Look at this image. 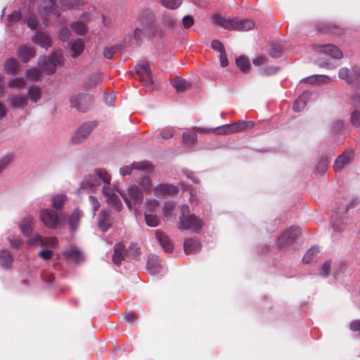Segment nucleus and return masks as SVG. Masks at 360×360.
<instances>
[{
  "instance_id": "1",
  "label": "nucleus",
  "mask_w": 360,
  "mask_h": 360,
  "mask_svg": "<svg viewBox=\"0 0 360 360\" xmlns=\"http://www.w3.org/2000/svg\"><path fill=\"white\" fill-rule=\"evenodd\" d=\"M213 22L224 29L236 31H248L255 26L252 20H238L237 18H225L219 14L213 16Z\"/></svg>"
},
{
  "instance_id": "2",
  "label": "nucleus",
  "mask_w": 360,
  "mask_h": 360,
  "mask_svg": "<svg viewBox=\"0 0 360 360\" xmlns=\"http://www.w3.org/2000/svg\"><path fill=\"white\" fill-rule=\"evenodd\" d=\"M181 210L183 214L179 217V229L181 230L191 229L193 232L198 233L204 226L203 221L195 214L186 215L184 212H189V208L186 205H183Z\"/></svg>"
},
{
  "instance_id": "3",
  "label": "nucleus",
  "mask_w": 360,
  "mask_h": 360,
  "mask_svg": "<svg viewBox=\"0 0 360 360\" xmlns=\"http://www.w3.org/2000/svg\"><path fill=\"white\" fill-rule=\"evenodd\" d=\"M117 191L121 195L129 210L132 209V201L134 203L139 205L143 200V191L136 184L129 186L127 192L121 188H117Z\"/></svg>"
},
{
  "instance_id": "4",
  "label": "nucleus",
  "mask_w": 360,
  "mask_h": 360,
  "mask_svg": "<svg viewBox=\"0 0 360 360\" xmlns=\"http://www.w3.org/2000/svg\"><path fill=\"white\" fill-rule=\"evenodd\" d=\"M63 63V54L60 51H54L50 57H40L38 65L43 72L52 75L58 65Z\"/></svg>"
},
{
  "instance_id": "5",
  "label": "nucleus",
  "mask_w": 360,
  "mask_h": 360,
  "mask_svg": "<svg viewBox=\"0 0 360 360\" xmlns=\"http://www.w3.org/2000/svg\"><path fill=\"white\" fill-rule=\"evenodd\" d=\"M39 218L42 224L49 229H56L63 224L60 215L50 208L41 209L39 212Z\"/></svg>"
},
{
  "instance_id": "6",
  "label": "nucleus",
  "mask_w": 360,
  "mask_h": 360,
  "mask_svg": "<svg viewBox=\"0 0 360 360\" xmlns=\"http://www.w3.org/2000/svg\"><path fill=\"white\" fill-rule=\"evenodd\" d=\"M96 127L95 122H86L82 124L72 134L70 142L73 145L82 143L91 134L94 129Z\"/></svg>"
},
{
  "instance_id": "7",
  "label": "nucleus",
  "mask_w": 360,
  "mask_h": 360,
  "mask_svg": "<svg viewBox=\"0 0 360 360\" xmlns=\"http://www.w3.org/2000/svg\"><path fill=\"white\" fill-rule=\"evenodd\" d=\"M253 125L252 121L240 120L232 124H224L215 130L217 134H231L250 129Z\"/></svg>"
},
{
  "instance_id": "8",
  "label": "nucleus",
  "mask_w": 360,
  "mask_h": 360,
  "mask_svg": "<svg viewBox=\"0 0 360 360\" xmlns=\"http://www.w3.org/2000/svg\"><path fill=\"white\" fill-rule=\"evenodd\" d=\"M139 21L146 37L153 38L157 34L158 28L153 13L148 12L145 16L140 17Z\"/></svg>"
},
{
  "instance_id": "9",
  "label": "nucleus",
  "mask_w": 360,
  "mask_h": 360,
  "mask_svg": "<svg viewBox=\"0 0 360 360\" xmlns=\"http://www.w3.org/2000/svg\"><path fill=\"white\" fill-rule=\"evenodd\" d=\"M134 70L136 75L140 81L143 82V85L153 89L154 81L148 64L146 62H142L138 64Z\"/></svg>"
},
{
  "instance_id": "10",
  "label": "nucleus",
  "mask_w": 360,
  "mask_h": 360,
  "mask_svg": "<svg viewBox=\"0 0 360 360\" xmlns=\"http://www.w3.org/2000/svg\"><path fill=\"white\" fill-rule=\"evenodd\" d=\"M70 101L72 107L80 112H86L91 104V97L84 94H74L70 97Z\"/></svg>"
},
{
  "instance_id": "11",
  "label": "nucleus",
  "mask_w": 360,
  "mask_h": 360,
  "mask_svg": "<svg viewBox=\"0 0 360 360\" xmlns=\"http://www.w3.org/2000/svg\"><path fill=\"white\" fill-rule=\"evenodd\" d=\"M56 0H37V4L39 6L40 13L44 18V24L47 25L46 17L50 14L55 16L59 15V11L55 6L54 1Z\"/></svg>"
},
{
  "instance_id": "12",
  "label": "nucleus",
  "mask_w": 360,
  "mask_h": 360,
  "mask_svg": "<svg viewBox=\"0 0 360 360\" xmlns=\"http://www.w3.org/2000/svg\"><path fill=\"white\" fill-rule=\"evenodd\" d=\"M301 230L297 226H292L286 230L277 240L279 247L292 243L300 234Z\"/></svg>"
},
{
  "instance_id": "13",
  "label": "nucleus",
  "mask_w": 360,
  "mask_h": 360,
  "mask_svg": "<svg viewBox=\"0 0 360 360\" xmlns=\"http://www.w3.org/2000/svg\"><path fill=\"white\" fill-rule=\"evenodd\" d=\"M102 193L106 198L107 203L115 208L117 211H120L122 209V204L119 196L115 194L112 189L108 185H104L102 188Z\"/></svg>"
},
{
  "instance_id": "14",
  "label": "nucleus",
  "mask_w": 360,
  "mask_h": 360,
  "mask_svg": "<svg viewBox=\"0 0 360 360\" xmlns=\"http://www.w3.org/2000/svg\"><path fill=\"white\" fill-rule=\"evenodd\" d=\"M134 169L150 171L151 165L148 162H134L130 165L122 167L120 169V174L122 176L130 175Z\"/></svg>"
},
{
  "instance_id": "15",
  "label": "nucleus",
  "mask_w": 360,
  "mask_h": 360,
  "mask_svg": "<svg viewBox=\"0 0 360 360\" xmlns=\"http://www.w3.org/2000/svg\"><path fill=\"white\" fill-rule=\"evenodd\" d=\"M90 13H84L78 20L71 24L72 29L79 35L84 34L87 31L86 25L91 20Z\"/></svg>"
},
{
  "instance_id": "16",
  "label": "nucleus",
  "mask_w": 360,
  "mask_h": 360,
  "mask_svg": "<svg viewBox=\"0 0 360 360\" xmlns=\"http://www.w3.org/2000/svg\"><path fill=\"white\" fill-rule=\"evenodd\" d=\"M154 195L158 198H164L173 195L178 192V188L169 184H161L155 186L153 189Z\"/></svg>"
},
{
  "instance_id": "17",
  "label": "nucleus",
  "mask_w": 360,
  "mask_h": 360,
  "mask_svg": "<svg viewBox=\"0 0 360 360\" xmlns=\"http://www.w3.org/2000/svg\"><path fill=\"white\" fill-rule=\"evenodd\" d=\"M316 51L333 59H340L342 57V51L332 44L319 45L316 47Z\"/></svg>"
},
{
  "instance_id": "18",
  "label": "nucleus",
  "mask_w": 360,
  "mask_h": 360,
  "mask_svg": "<svg viewBox=\"0 0 360 360\" xmlns=\"http://www.w3.org/2000/svg\"><path fill=\"white\" fill-rule=\"evenodd\" d=\"M113 219L111 217V212L108 210H103L98 214V226L99 229L105 232L112 226Z\"/></svg>"
},
{
  "instance_id": "19",
  "label": "nucleus",
  "mask_w": 360,
  "mask_h": 360,
  "mask_svg": "<svg viewBox=\"0 0 360 360\" xmlns=\"http://www.w3.org/2000/svg\"><path fill=\"white\" fill-rule=\"evenodd\" d=\"M34 217L28 214L22 218L18 224L21 233L25 236H30L33 231Z\"/></svg>"
},
{
  "instance_id": "20",
  "label": "nucleus",
  "mask_w": 360,
  "mask_h": 360,
  "mask_svg": "<svg viewBox=\"0 0 360 360\" xmlns=\"http://www.w3.org/2000/svg\"><path fill=\"white\" fill-rule=\"evenodd\" d=\"M146 269L147 271L153 275L159 274L162 271V266L157 255H152L148 257Z\"/></svg>"
},
{
  "instance_id": "21",
  "label": "nucleus",
  "mask_w": 360,
  "mask_h": 360,
  "mask_svg": "<svg viewBox=\"0 0 360 360\" xmlns=\"http://www.w3.org/2000/svg\"><path fill=\"white\" fill-rule=\"evenodd\" d=\"M32 41L44 49H48L51 46V38L46 32H37L33 36Z\"/></svg>"
},
{
  "instance_id": "22",
  "label": "nucleus",
  "mask_w": 360,
  "mask_h": 360,
  "mask_svg": "<svg viewBox=\"0 0 360 360\" xmlns=\"http://www.w3.org/2000/svg\"><path fill=\"white\" fill-rule=\"evenodd\" d=\"M83 217V212L79 209H75L68 218V225L71 232H75L79 225L80 219Z\"/></svg>"
},
{
  "instance_id": "23",
  "label": "nucleus",
  "mask_w": 360,
  "mask_h": 360,
  "mask_svg": "<svg viewBox=\"0 0 360 360\" xmlns=\"http://www.w3.org/2000/svg\"><path fill=\"white\" fill-rule=\"evenodd\" d=\"M17 55L22 62L27 63L35 56V50L31 46H22L19 47Z\"/></svg>"
},
{
  "instance_id": "24",
  "label": "nucleus",
  "mask_w": 360,
  "mask_h": 360,
  "mask_svg": "<svg viewBox=\"0 0 360 360\" xmlns=\"http://www.w3.org/2000/svg\"><path fill=\"white\" fill-rule=\"evenodd\" d=\"M100 180L96 176V173L89 174L85 176L81 184V188L82 189H93L100 186Z\"/></svg>"
},
{
  "instance_id": "25",
  "label": "nucleus",
  "mask_w": 360,
  "mask_h": 360,
  "mask_svg": "<svg viewBox=\"0 0 360 360\" xmlns=\"http://www.w3.org/2000/svg\"><path fill=\"white\" fill-rule=\"evenodd\" d=\"M155 237L159 243V244L161 245V247L164 249V250L167 252H170L173 250V245L171 240L169 239V238L164 234L160 231H155Z\"/></svg>"
},
{
  "instance_id": "26",
  "label": "nucleus",
  "mask_w": 360,
  "mask_h": 360,
  "mask_svg": "<svg viewBox=\"0 0 360 360\" xmlns=\"http://www.w3.org/2000/svg\"><path fill=\"white\" fill-rule=\"evenodd\" d=\"M8 102L13 108H24L27 105V98L22 94L11 96Z\"/></svg>"
},
{
  "instance_id": "27",
  "label": "nucleus",
  "mask_w": 360,
  "mask_h": 360,
  "mask_svg": "<svg viewBox=\"0 0 360 360\" xmlns=\"http://www.w3.org/2000/svg\"><path fill=\"white\" fill-rule=\"evenodd\" d=\"M311 96V93L308 91H304L301 96L297 98L293 104V110L295 112L302 111Z\"/></svg>"
},
{
  "instance_id": "28",
  "label": "nucleus",
  "mask_w": 360,
  "mask_h": 360,
  "mask_svg": "<svg viewBox=\"0 0 360 360\" xmlns=\"http://www.w3.org/2000/svg\"><path fill=\"white\" fill-rule=\"evenodd\" d=\"M125 255L124 245L122 243H116L114 246V253L112 257V262L116 265H120Z\"/></svg>"
},
{
  "instance_id": "29",
  "label": "nucleus",
  "mask_w": 360,
  "mask_h": 360,
  "mask_svg": "<svg viewBox=\"0 0 360 360\" xmlns=\"http://www.w3.org/2000/svg\"><path fill=\"white\" fill-rule=\"evenodd\" d=\"M13 262V257L11 252L3 249L0 250V264L4 269H10Z\"/></svg>"
},
{
  "instance_id": "30",
  "label": "nucleus",
  "mask_w": 360,
  "mask_h": 360,
  "mask_svg": "<svg viewBox=\"0 0 360 360\" xmlns=\"http://www.w3.org/2000/svg\"><path fill=\"white\" fill-rule=\"evenodd\" d=\"M351 155L349 153H344L340 155L335 160L334 169L336 172L341 171L347 167L350 163Z\"/></svg>"
},
{
  "instance_id": "31",
  "label": "nucleus",
  "mask_w": 360,
  "mask_h": 360,
  "mask_svg": "<svg viewBox=\"0 0 360 360\" xmlns=\"http://www.w3.org/2000/svg\"><path fill=\"white\" fill-rule=\"evenodd\" d=\"M184 248L186 254H195L200 250L201 245L196 239H187L184 242Z\"/></svg>"
},
{
  "instance_id": "32",
  "label": "nucleus",
  "mask_w": 360,
  "mask_h": 360,
  "mask_svg": "<svg viewBox=\"0 0 360 360\" xmlns=\"http://www.w3.org/2000/svg\"><path fill=\"white\" fill-rule=\"evenodd\" d=\"M68 197L64 193H56L51 197V206L55 210H61Z\"/></svg>"
},
{
  "instance_id": "33",
  "label": "nucleus",
  "mask_w": 360,
  "mask_h": 360,
  "mask_svg": "<svg viewBox=\"0 0 360 360\" xmlns=\"http://www.w3.org/2000/svg\"><path fill=\"white\" fill-rule=\"evenodd\" d=\"M42 96L41 89L37 85H31L27 90V98L32 103H37Z\"/></svg>"
},
{
  "instance_id": "34",
  "label": "nucleus",
  "mask_w": 360,
  "mask_h": 360,
  "mask_svg": "<svg viewBox=\"0 0 360 360\" xmlns=\"http://www.w3.org/2000/svg\"><path fill=\"white\" fill-rule=\"evenodd\" d=\"M330 81V78L326 75H315L304 78L301 82H307L311 84H327Z\"/></svg>"
},
{
  "instance_id": "35",
  "label": "nucleus",
  "mask_w": 360,
  "mask_h": 360,
  "mask_svg": "<svg viewBox=\"0 0 360 360\" xmlns=\"http://www.w3.org/2000/svg\"><path fill=\"white\" fill-rule=\"evenodd\" d=\"M64 255L68 259H71L75 262H79L82 259V253L75 246H72L67 250Z\"/></svg>"
},
{
  "instance_id": "36",
  "label": "nucleus",
  "mask_w": 360,
  "mask_h": 360,
  "mask_svg": "<svg viewBox=\"0 0 360 360\" xmlns=\"http://www.w3.org/2000/svg\"><path fill=\"white\" fill-rule=\"evenodd\" d=\"M84 44L82 39H77L72 43L70 49L72 52V56L76 58L79 56L84 51Z\"/></svg>"
},
{
  "instance_id": "37",
  "label": "nucleus",
  "mask_w": 360,
  "mask_h": 360,
  "mask_svg": "<svg viewBox=\"0 0 360 360\" xmlns=\"http://www.w3.org/2000/svg\"><path fill=\"white\" fill-rule=\"evenodd\" d=\"M198 140V136L194 131H188L183 134L182 142L186 146H193Z\"/></svg>"
},
{
  "instance_id": "38",
  "label": "nucleus",
  "mask_w": 360,
  "mask_h": 360,
  "mask_svg": "<svg viewBox=\"0 0 360 360\" xmlns=\"http://www.w3.org/2000/svg\"><path fill=\"white\" fill-rule=\"evenodd\" d=\"M19 64L16 59L9 58L4 63V69L6 73L15 74L18 70Z\"/></svg>"
},
{
  "instance_id": "39",
  "label": "nucleus",
  "mask_w": 360,
  "mask_h": 360,
  "mask_svg": "<svg viewBox=\"0 0 360 360\" xmlns=\"http://www.w3.org/2000/svg\"><path fill=\"white\" fill-rule=\"evenodd\" d=\"M338 76L341 79H345L348 84L356 82V78L354 77V68L351 73L349 69L342 68L340 69Z\"/></svg>"
},
{
  "instance_id": "40",
  "label": "nucleus",
  "mask_w": 360,
  "mask_h": 360,
  "mask_svg": "<svg viewBox=\"0 0 360 360\" xmlns=\"http://www.w3.org/2000/svg\"><path fill=\"white\" fill-rule=\"evenodd\" d=\"M172 85L177 91H183L190 86V84L181 77H176L172 81Z\"/></svg>"
},
{
  "instance_id": "41",
  "label": "nucleus",
  "mask_w": 360,
  "mask_h": 360,
  "mask_svg": "<svg viewBox=\"0 0 360 360\" xmlns=\"http://www.w3.org/2000/svg\"><path fill=\"white\" fill-rule=\"evenodd\" d=\"M236 63L243 72H247L250 68L249 60L245 56H240L236 59Z\"/></svg>"
},
{
  "instance_id": "42",
  "label": "nucleus",
  "mask_w": 360,
  "mask_h": 360,
  "mask_svg": "<svg viewBox=\"0 0 360 360\" xmlns=\"http://www.w3.org/2000/svg\"><path fill=\"white\" fill-rule=\"evenodd\" d=\"M95 173L98 178L99 179L100 182L103 181L105 183V185H108L110 186L111 176L105 169H97L95 170Z\"/></svg>"
},
{
  "instance_id": "43",
  "label": "nucleus",
  "mask_w": 360,
  "mask_h": 360,
  "mask_svg": "<svg viewBox=\"0 0 360 360\" xmlns=\"http://www.w3.org/2000/svg\"><path fill=\"white\" fill-rule=\"evenodd\" d=\"M279 68L276 66H267L261 67L258 69V72L262 76H270L276 74Z\"/></svg>"
},
{
  "instance_id": "44",
  "label": "nucleus",
  "mask_w": 360,
  "mask_h": 360,
  "mask_svg": "<svg viewBox=\"0 0 360 360\" xmlns=\"http://www.w3.org/2000/svg\"><path fill=\"white\" fill-rule=\"evenodd\" d=\"M161 23L165 27L172 28L177 24V20L169 15H162Z\"/></svg>"
},
{
  "instance_id": "45",
  "label": "nucleus",
  "mask_w": 360,
  "mask_h": 360,
  "mask_svg": "<svg viewBox=\"0 0 360 360\" xmlns=\"http://www.w3.org/2000/svg\"><path fill=\"white\" fill-rule=\"evenodd\" d=\"M44 238L39 233H35L27 240V243L32 246H44Z\"/></svg>"
},
{
  "instance_id": "46",
  "label": "nucleus",
  "mask_w": 360,
  "mask_h": 360,
  "mask_svg": "<svg viewBox=\"0 0 360 360\" xmlns=\"http://www.w3.org/2000/svg\"><path fill=\"white\" fill-rule=\"evenodd\" d=\"M103 81V77L101 74H94L88 78L86 85L88 86H92L101 84Z\"/></svg>"
},
{
  "instance_id": "47",
  "label": "nucleus",
  "mask_w": 360,
  "mask_h": 360,
  "mask_svg": "<svg viewBox=\"0 0 360 360\" xmlns=\"http://www.w3.org/2000/svg\"><path fill=\"white\" fill-rule=\"evenodd\" d=\"M160 205L158 200L153 198H147L145 202V209L146 212H154Z\"/></svg>"
},
{
  "instance_id": "48",
  "label": "nucleus",
  "mask_w": 360,
  "mask_h": 360,
  "mask_svg": "<svg viewBox=\"0 0 360 360\" xmlns=\"http://www.w3.org/2000/svg\"><path fill=\"white\" fill-rule=\"evenodd\" d=\"M41 72H43L41 71L40 68H32L27 70L25 72V75H26L27 78H28L31 80H37L41 76Z\"/></svg>"
},
{
  "instance_id": "49",
  "label": "nucleus",
  "mask_w": 360,
  "mask_h": 360,
  "mask_svg": "<svg viewBox=\"0 0 360 360\" xmlns=\"http://www.w3.org/2000/svg\"><path fill=\"white\" fill-rule=\"evenodd\" d=\"M139 184L141 187V191L148 193L151 191L152 184L151 181L148 177H143L139 181Z\"/></svg>"
},
{
  "instance_id": "50",
  "label": "nucleus",
  "mask_w": 360,
  "mask_h": 360,
  "mask_svg": "<svg viewBox=\"0 0 360 360\" xmlns=\"http://www.w3.org/2000/svg\"><path fill=\"white\" fill-rule=\"evenodd\" d=\"M9 245L12 248L19 249L22 245V240L19 236H11L7 238Z\"/></svg>"
},
{
  "instance_id": "51",
  "label": "nucleus",
  "mask_w": 360,
  "mask_h": 360,
  "mask_svg": "<svg viewBox=\"0 0 360 360\" xmlns=\"http://www.w3.org/2000/svg\"><path fill=\"white\" fill-rule=\"evenodd\" d=\"M13 161V155L8 154L0 158V174Z\"/></svg>"
},
{
  "instance_id": "52",
  "label": "nucleus",
  "mask_w": 360,
  "mask_h": 360,
  "mask_svg": "<svg viewBox=\"0 0 360 360\" xmlns=\"http://www.w3.org/2000/svg\"><path fill=\"white\" fill-rule=\"evenodd\" d=\"M181 0H161L162 5L171 10L176 9L181 4Z\"/></svg>"
},
{
  "instance_id": "53",
  "label": "nucleus",
  "mask_w": 360,
  "mask_h": 360,
  "mask_svg": "<svg viewBox=\"0 0 360 360\" xmlns=\"http://www.w3.org/2000/svg\"><path fill=\"white\" fill-rule=\"evenodd\" d=\"M319 251V250L318 247H311L303 257V262L306 264L309 263L312 258L318 254Z\"/></svg>"
},
{
  "instance_id": "54",
  "label": "nucleus",
  "mask_w": 360,
  "mask_h": 360,
  "mask_svg": "<svg viewBox=\"0 0 360 360\" xmlns=\"http://www.w3.org/2000/svg\"><path fill=\"white\" fill-rule=\"evenodd\" d=\"M21 13L19 11H13L6 18V24L8 26H11L15 22H18L21 19Z\"/></svg>"
},
{
  "instance_id": "55",
  "label": "nucleus",
  "mask_w": 360,
  "mask_h": 360,
  "mask_svg": "<svg viewBox=\"0 0 360 360\" xmlns=\"http://www.w3.org/2000/svg\"><path fill=\"white\" fill-rule=\"evenodd\" d=\"M146 224L150 227H156L159 224V219L155 214H145Z\"/></svg>"
},
{
  "instance_id": "56",
  "label": "nucleus",
  "mask_w": 360,
  "mask_h": 360,
  "mask_svg": "<svg viewBox=\"0 0 360 360\" xmlns=\"http://www.w3.org/2000/svg\"><path fill=\"white\" fill-rule=\"evenodd\" d=\"M269 62V58L266 56H257L252 59V63L254 65L259 68L264 67Z\"/></svg>"
},
{
  "instance_id": "57",
  "label": "nucleus",
  "mask_w": 360,
  "mask_h": 360,
  "mask_svg": "<svg viewBox=\"0 0 360 360\" xmlns=\"http://www.w3.org/2000/svg\"><path fill=\"white\" fill-rule=\"evenodd\" d=\"M282 49L279 44H274L269 50V54L272 58H277L281 56Z\"/></svg>"
},
{
  "instance_id": "58",
  "label": "nucleus",
  "mask_w": 360,
  "mask_h": 360,
  "mask_svg": "<svg viewBox=\"0 0 360 360\" xmlns=\"http://www.w3.org/2000/svg\"><path fill=\"white\" fill-rule=\"evenodd\" d=\"M143 36H145L144 32L140 24L134 30V38L137 41V43H141Z\"/></svg>"
},
{
  "instance_id": "59",
  "label": "nucleus",
  "mask_w": 360,
  "mask_h": 360,
  "mask_svg": "<svg viewBox=\"0 0 360 360\" xmlns=\"http://www.w3.org/2000/svg\"><path fill=\"white\" fill-rule=\"evenodd\" d=\"M25 84V79L23 77H16L10 80L9 86L20 88Z\"/></svg>"
},
{
  "instance_id": "60",
  "label": "nucleus",
  "mask_w": 360,
  "mask_h": 360,
  "mask_svg": "<svg viewBox=\"0 0 360 360\" xmlns=\"http://www.w3.org/2000/svg\"><path fill=\"white\" fill-rule=\"evenodd\" d=\"M89 203L92 207L93 217H95L96 211L100 207V203L97 198L89 195Z\"/></svg>"
},
{
  "instance_id": "61",
  "label": "nucleus",
  "mask_w": 360,
  "mask_h": 360,
  "mask_svg": "<svg viewBox=\"0 0 360 360\" xmlns=\"http://www.w3.org/2000/svg\"><path fill=\"white\" fill-rule=\"evenodd\" d=\"M175 133V129L172 127L166 128L161 131L160 136L164 139H169L172 138Z\"/></svg>"
},
{
  "instance_id": "62",
  "label": "nucleus",
  "mask_w": 360,
  "mask_h": 360,
  "mask_svg": "<svg viewBox=\"0 0 360 360\" xmlns=\"http://www.w3.org/2000/svg\"><path fill=\"white\" fill-rule=\"evenodd\" d=\"M350 121L354 126L360 127V112L354 110L352 112Z\"/></svg>"
},
{
  "instance_id": "63",
  "label": "nucleus",
  "mask_w": 360,
  "mask_h": 360,
  "mask_svg": "<svg viewBox=\"0 0 360 360\" xmlns=\"http://www.w3.org/2000/svg\"><path fill=\"white\" fill-rule=\"evenodd\" d=\"M116 46L105 47L103 51V56L107 59H112L116 51Z\"/></svg>"
},
{
  "instance_id": "64",
  "label": "nucleus",
  "mask_w": 360,
  "mask_h": 360,
  "mask_svg": "<svg viewBox=\"0 0 360 360\" xmlns=\"http://www.w3.org/2000/svg\"><path fill=\"white\" fill-rule=\"evenodd\" d=\"M27 25L29 27L34 30L36 29L38 25V21L37 20V18L34 15H30L27 19Z\"/></svg>"
}]
</instances>
